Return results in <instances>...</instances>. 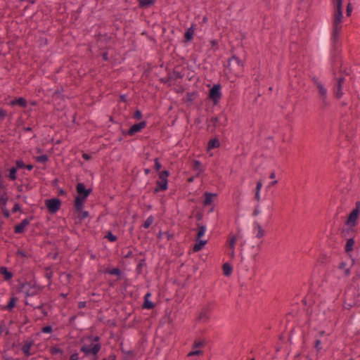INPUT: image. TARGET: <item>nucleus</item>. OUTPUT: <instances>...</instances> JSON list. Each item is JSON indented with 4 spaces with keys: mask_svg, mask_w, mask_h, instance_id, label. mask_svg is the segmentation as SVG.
I'll list each match as a JSON object with an SVG mask.
<instances>
[{
    "mask_svg": "<svg viewBox=\"0 0 360 360\" xmlns=\"http://www.w3.org/2000/svg\"><path fill=\"white\" fill-rule=\"evenodd\" d=\"M335 13L333 20V31L331 39L336 42L338 39L339 33L342 29L341 23L343 19L342 0L334 1Z\"/></svg>",
    "mask_w": 360,
    "mask_h": 360,
    "instance_id": "nucleus-1",
    "label": "nucleus"
},
{
    "mask_svg": "<svg viewBox=\"0 0 360 360\" xmlns=\"http://www.w3.org/2000/svg\"><path fill=\"white\" fill-rule=\"evenodd\" d=\"M264 236V230L262 229V226L257 222L253 223L251 229V237L249 238V244H250L252 251L255 253L254 257H255L260 250Z\"/></svg>",
    "mask_w": 360,
    "mask_h": 360,
    "instance_id": "nucleus-2",
    "label": "nucleus"
},
{
    "mask_svg": "<svg viewBox=\"0 0 360 360\" xmlns=\"http://www.w3.org/2000/svg\"><path fill=\"white\" fill-rule=\"evenodd\" d=\"M311 80L315 85L319 98L321 101V108L326 109L330 106V102L328 100V90L321 80L316 77H313Z\"/></svg>",
    "mask_w": 360,
    "mask_h": 360,
    "instance_id": "nucleus-3",
    "label": "nucleus"
},
{
    "mask_svg": "<svg viewBox=\"0 0 360 360\" xmlns=\"http://www.w3.org/2000/svg\"><path fill=\"white\" fill-rule=\"evenodd\" d=\"M89 338L91 339L92 342L96 343H92L90 347L86 345H84L81 347L80 351L84 352L86 356L89 354L96 356L101 348V345L98 342L100 340V337L96 335L94 337H89Z\"/></svg>",
    "mask_w": 360,
    "mask_h": 360,
    "instance_id": "nucleus-4",
    "label": "nucleus"
},
{
    "mask_svg": "<svg viewBox=\"0 0 360 360\" xmlns=\"http://www.w3.org/2000/svg\"><path fill=\"white\" fill-rule=\"evenodd\" d=\"M243 65L241 60L235 55H233L229 58L227 64L224 65V68L229 70L231 73H236V71L240 70Z\"/></svg>",
    "mask_w": 360,
    "mask_h": 360,
    "instance_id": "nucleus-5",
    "label": "nucleus"
},
{
    "mask_svg": "<svg viewBox=\"0 0 360 360\" xmlns=\"http://www.w3.org/2000/svg\"><path fill=\"white\" fill-rule=\"evenodd\" d=\"M222 96L221 86L220 84H214L209 91L208 98L214 105H217Z\"/></svg>",
    "mask_w": 360,
    "mask_h": 360,
    "instance_id": "nucleus-6",
    "label": "nucleus"
},
{
    "mask_svg": "<svg viewBox=\"0 0 360 360\" xmlns=\"http://www.w3.org/2000/svg\"><path fill=\"white\" fill-rule=\"evenodd\" d=\"M45 205L48 212L53 214L56 213L60 209L61 200L58 198L46 199L45 200Z\"/></svg>",
    "mask_w": 360,
    "mask_h": 360,
    "instance_id": "nucleus-7",
    "label": "nucleus"
},
{
    "mask_svg": "<svg viewBox=\"0 0 360 360\" xmlns=\"http://www.w3.org/2000/svg\"><path fill=\"white\" fill-rule=\"evenodd\" d=\"M77 195L75 198L86 200L89 195L92 193V188H86L84 183H77L75 187Z\"/></svg>",
    "mask_w": 360,
    "mask_h": 360,
    "instance_id": "nucleus-8",
    "label": "nucleus"
},
{
    "mask_svg": "<svg viewBox=\"0 0 360 360\" xmlns=\"http://www.w3.org/2000/svg\"><path fill=\"white\" fill-rule=\"evenodd\" d=\"M34 219V215H31L21 221L18 224H16L13 227V231L15 234H22L25 231V227L28 226L31 221Z\"/></svg>",
    "mask_w": 360,
    "mask_h": 360,
    "instance_id": "nucleus-9",
    "label": "nucleus"
},
{
    "mask_svg": "<svg viewBox=\"0 0 360 360\" xmlns=\"http://www.w3.org/2000/svg\"><path fill=\"white\" fill-rule=\"evenodd\" d=\"M210 304H211L209 303L202 308L201 311L200 312L198 318L199 321L202 323H207L210 320V313L212 310Z\"/></svg>",
    "mask_w": 360,
    "mask_h": 360,
    "instance_id": "nucleus-10",
    "label": "nucleus"
},
{
    "mask_svg": "<svg viewBox=\"0 0 360 360\" xmlns=\"http://www.w3.org/2000/svg\"><path fill=\"white\" fill-rule=\"evenodd\" d=\"M146 121L142 120L139 123H136L130 127L126 133L128 134V136H132L144 129L146 127Z\"/></svg>",
    "mask_w": 360,
    "mask_h": 360,
    "instance_id": "nucleus-11",
    "label": "nucleus"
},
{
    "mask_svg": "<svg viewBox=\"0 0 360 360\" xmlns=\"http://www.w3.org/2000/svg\"><path fill=\"white\" fill-rule=\"evenodd\" d=\"M197 25L194 22L191 23V27L188 28L184 34V42L190 43L193 41L195 30H196Z\"/></svg>",
    "mask_w": 360,
    "mask_h": 360,
    "instance_id": "nucleus-12",
    "label": "nucleus"
},
{
    "mask_svg": "<svg viewBox=\"0 0 360 360\" xmlns=\"http://www.w3.org/2000/svg\"><path fill=\"white\" fill-rule=\"evenodd\" d=\"M344 81H345V77H343L338 78L337 79V84L333 89V94H334L335 97L338 99H340L343 95L342 88V84H343Z\"/></svg>",
    "mask_w": 360,
    "mask_h": 360,
    "instance_id": "nucleus-13",
    "label": "nucleus"
},
{
    "mask_svg": "<svg viewBox=\"0 0 360 360\" xmlns=\"http://www.w3.org/2000/svg\"><path fill=\"white\" fill-rule=\"evenodd\" d=\"M359 214V211L358 208L354 209L349 215L348 216V218L346 221V224L348 225L350 227H353L356 224V220L358 219Z\"/></svg>",
    "mask_w": 360,
    "mask_h": 360,
    "instance_id": "nucleus-14",
    "label": "nucleus"
},
{
    "mask_svg": "<svg viewBox=\"0 0 360 360\" xmlns=\"http://www.w3.org/2000/svg\"><path fill=\"white\" fill-rule=\"evenodd\" d=\"M217 196V193L205 191L203 193V197H204V200L202 202L203 206L207 207V206L212 205V202H214V198H216Z\"/></svg>",
    "mask_w": 360,
    "mask_h": 360,
    "instance_id": "nucleus-15",
    "label": "nucleus"
},
{
    "mask_svg": "<svg viewBox=\"0 0 360 360\" xmlns=\"http://www.w3.org/2000/svg\"><path fill=\"white\" fill-rule=\"evenodd\" d=\"M152 296L150 292H148L146 293L143 297V303L142 304V308L144 309H153L155 308V304L151 302L149 299Z\"/></svg>",
    "mask_w": 360,
    "mask_h": 360,
    "instance_id": "nucleus-16",
    "label": "nucleus"
},
{
    "mask_svg": "<svg viewBox=\"0 0 360 360\" xmlns=\"http://www.w3.org/2000/svg\"><path fill=\"white\" fill-rule=\"evenodd\" d=\"M103 274L115 276H117V280H121L123 276V273L119 267L112 269L105 268L103 270Z\"/></svg>",
    "mask_w": 360,
    "mask_h": 360,
    "instance_id": "nucleus-17",
    "label": "nucleus"
},
{
    "mask_svg": "<svg viewBox=\"0 0 360 360\" xmlns=\"http://www.w3.org/2000/svg\"><path fill=\"white\" fill-rule=\"evenodd\" d=\"M156 187L154 188L153 193H158L160 191H165L168 188V180L160 179L156 181Z\"/></svg>",
    "mask_w": 360,
    "mask_h": 360,
    "instance_id": "nucleus-18",
    "label": "nucleus"
},
{
    "mask_svg": "<svg viewBox=\"0 0 360 360\" xmlns=\"http://www.w3.org/2000/svg\"><path fill=\"white\" fill-rule=\"evenodd\" d=\"M170 74V77L172 80H176L177 79H182L184 77V72L181 70L180 65H176Z\"/></svg>",
    "mask_w": 360,
    "mask_h": 360,
    "instance_id": "nucleus-19",
    "label": "nucleus"
},
{
    "mask_svg": "<svg viewBox=\"0 0 360 360\" xmlns=\"http://www.w3.org/2000/svg\"><path fill=\"white\" fill-rule=\"evenodd\" d=\"M8 105L11 106L18 105L21 108H26L27 105V100L23 97H19L11 101Z\"/></svg>",
    "mask_w": 360,
    "mask_h": 360,
    "instance_id": "nucleus-20",
    "label": "nucleus"
},
{
    "mask_svg": "<svg viewBox=\"0 0 360 360\" xmlns=\"http://www.w3.org/2000/svg\"><path fill=\"white\" fill-rule=\"evenodd\" d=\"M34 345V340H26L24 342L22 347V351L26 356H30L32 354L30 352V349Z\"/></svg>",
    "mask_w": 360,
    "mask_h": 360,
    "instance_id": "nucleus-21",
    "label": "nucleus"
},
{
    "mask_svg": "<svg viewBox=\"0 0 360 360\" xmlns=\"http://www.w3.org/2000/svg\"><path fill=\"white\" fill-rule=\"evenodd\" d=\"M18 300V299L17 297L12 296L11 297H10L8 304L6 305L3 306L1 309L4 310L11 311L15 307Z\"/></svg>",
    "mask_w": 360,
    "mask_h": 360,
    "instance_id": "nucleus-22",
    "label": "nucleus"
},
{
    "mask_svg": "<svg viewBox=\"0 0 360 360\" xmlns=\"http://www.w3.org/2000/svg\"><path fill=\"white\" fill-rule=\"evenodd\" d=\"M85 201H86V200L75 197V200H74L75 211L77 212H82V210H83V208L84 207Z\"/></svg>",
    "mask_w": 360,
    "mask_h": 360,
    "instance_id": "nucleus-23",
    "label": "nucleus"
},
{
    "mask_svg": "<svg viewBox=\"0 0 360 360\" xmlns=\"http://www.w3.org/2000/svg\"><path fill=\"white\" fill-rule=\"evenodd\" d=\"M0 274L3 275L4 279L6 281H10L13 276V274L11 271H8L6 266L0 267Z\"/></svg>",
    "mask_w": 360,
    "mask_h": 360,
    "instance_id": "nucleus-24",
    "label": "nucleus"
},
{
    "mask_svg": "<svg viewBox=\"0 0 360 360\" xmlns=\"http://www.w3.org/2000/svg\"><path fill=\"white\" fill-rule=\"evenodd\" d=\"M206 243H207L206 240H201V239L196 238L195 243L193 247V251L194 252H199L204 248V246L206 245Z\"/></svg>",
    "mask_w": 360,
    "mask_h": 360,
    "instance_id": "nucleus-25",
    "label": "nucleus"
},
{
    "mask_svg": "<svg viewBox=\"0 0 360 360\" xmlns=\"http://www.w3.org/2000/svg\"><path fill=\"white\" fill-rule=\"evenodd\" d=\"M137 1L139 7L144 9L153 6L155 4L156 0H137Z\"/></svg>",
    "mask_w": 360,
    "mask_h": 360,
    "instance_id": "nucleus-26",
    "label": "nucleus"
},
{
    "mask_svg": "<svg viewBox=\"0 0 360 360\" xmlns=\"http://www.w3.org/2000/svg\"><path fill=\"white\" fill-rule=\"evenodd\" d=\"M192 168L195 171H197L198 173L196 174L195 176L198 177L200 174L203 172L204 169L202 167V163L200 160H193V165Z\"/></svg>",
    "mask_w": 360,
    "mask_h": 360,
    "instance_id": "nucleus-27",
    "label": "nucleus"
},
{
    "mask_svg": "<svg viewBox=\"0 0 360 360\" xmlns=\"http://www.w3.org/2000/svg\"><path fill=\"white\" fill-rule=\"evenodd\" d=\"M220 146V141L218 138L215 137L214 139H210L207 143V150H212L214 148H217Z\"/></svg>",
    "mask_w": 360,
    "mask_h": 360,
    "instance_id": "nucleus-28",
    "label": "nucleus"
},
{
    "mask_svg": "<svg viewBox=\"0 0 360 360\" xmlns=\"http://www.w3.org/2000/svg\"><path fill=\"white\" fill-rule=\"evenodd\" d=\"M222 269L223 274L226 277L230 276L233 272V266L228 262H226L222 265Z\"/></svg>",
    "mask_w": 360,
    "mask_h": 360,
    "instance_id": "nucleus-29",
    "label": "nucleus"
},
{
    "mask_svg": "<svg viewBox=\"0 0 360 360\" xmlns=\"http://www.w3.org/2000/svg\"><path fill=\"white\" fill-rule=\"evenodd\" d=\"M196 226H198V232L196 234L197 239H200L204 235L206 231V226L201 224L200 223H197Z\"/></svg>",
    "mask_w": 360,
    "mask_h": 360,
    "instance_id": "nucleus-30",
    "label": "nucleus"
},
{
    "mask_svg": "<svg viewBox=\"0 0 360 360\" xmlns=\"http://www.w3.org/2000/svg\"><path fill=\"white\" fill-rule=\"evenodd\" d=\"M262 186V181H259L257 184V186L255 191V199L257 200V202H260L261 198H260V190Z\"/></svg>",
    "mask_w": 360,
    "mask_h": 360,
    "instance_id": "nucleus-31",
    "label": "nucleus"
},
{
    "mask_svg": "<svg viewBox=\"0 0 360 360\" xmlns=\"http://www.w3.org/2000/svg\"><path fill=\"white\" fill-rule=\"evenodd\" d=\"M17 170H18L17 168H15V167H12L9 169V173L7 175V177L11 181H15L17 179Z\"/></svg>",
    "mask_w": 360,
    "mask_h": 360,
    "instance_id": "nucleus-32",
    "label": "nucleus"
},
{
    "mask_svg": "<svg viewBox=\"0 0 360 360\" xmlns=\"http://www.w3.org/2000/svg\"><path fill=\"white\" fill-rule=\"evenodd\" d=\"M219 121V117H212L210 120V124H207V129L209 131L211 127H212V130H214L217 126V124Z\"/></svg>",
    "mask_w": 360,
    "mask_h": 360,
    "instance_id": "nucleus-33",
    "label": "nucleus"
},
{
    "mask_svg": "<svg viewBox=\"0 0 360 360\" xmlns=\"http://www.w3.org/2000/svg\"><path fill=\"white\" fill-rule=\"evenodd\" d=\"M354 245V240L353 238H349L347 240L345 245V252H349L353 250V246Z\"/></svg>",
    "mask_w": 360,
    "mask_h": 360,
    "instance_id": "nucleus-34",
    "label": "nucleus"
},
{
    "mask_svg": "<svg viewBox=\"0 0 360 360\" xmlns=\"http://www.w3.org/2000/svg\"><path fill=\"white\" fill-rule=\"evenodd\" d=\"M210 44L211 45L210 49H212L214 52L219 49V40L212 39L210 41Z\"/></svg>",
    "mask_w": 360,
    "mask_h": 360,
    "instance_id": "nucleus-35",
    "label": "nucleus"
},
{
    "mask_svg": "<svg viewBox=\"0 0 360 360\" xmlns=\"http://www.w3.org/2000/svg\"><path fill=\"white\" fill-rule=\"evenodd\" d=\"M154 221V217L153 215H150L143 224L144 229H148Z\"/></svg>",
    "mask_w": 360,
    "mask_h": 360,
    "instance_id": "nucleus-36",
    "label": "nucleus"
},
{
    "mask_svg": "<svg viewBox=\"0 0 360 360\" xmlns=\"http://www.w3.org/2000/svg\"><path fill=\"white\" fill-rule=\"evenodd\" d=\"M63 91V87L60 86V88H57L53 92V96L64 100V96L62 94Z\"/></svg>",
    "mask_w": 360,
    "mask_h": 360,
    "instance_id": "nucleus-37",
    "label": "nucleus"
},
{
    "mask_svg": "<svg viewBox=\"0 0 360 360\" xmlns=\"http://www.w3.org/2000/svg\"><path fill=\"white\" fill-rule=\"evenodd\" d=\"M123 343H121L120 344V346H121V352L122 353L124 354L126 356H130L131 358H133L135 355H136V353L134 350H125L124 348L122 347Z\"/></svg>",
    "mask_w": 360,
    "mask_h": 360,
    "instance_id": "nucleus-38",
    "label": "nucleus"
},
{
    "mask_svg": "<svg viewBox=\"0 0 360 360\" xmlns=\"http://www.w3.org/2000/svg\"><path fill=\"white\" fill-rule=\"evenodd\" d=\"M50 352L52 355H55V354H61L62 355L63 354V349L57 346L52 347L50 349Z\"/></svg>",
    "mask_w": 360,
    "mask_h": 360,
    "instance_id": "nucleus-39",
    "label": "nucleus"
},
{
    "mask_svg": "<svg viewBox=\"0 0 360 360\" xmlns=\"http://www.w3.org/2000/svg\"><path fill=\"white\" fill-rule=\"evenodd\" d=\"M146 259H141L139 260L137 266H136V271L138 274H141V269H142V267L143 266H146Z\"/></svg>",
    "mask_w": 360,
    "mask_h": 360,
    "instance_id": "nucleus-40",
    "label": "nucleus"
},
{
    "mask_svg": "<svg viewBox=\"0 0 360 360\" xmlns=\"http://www.w3.org/2000/svg\"><path fill=\"white\" fill-rule=\"evenodd\" d=\"M36 161L41 163H46L49 161V156L46 154L37 156Z\"/></svg>",
    "mask_w": 360,
    "mask_h": 360,
    "instance_id": "nucleus-41",
    "label": "nucleus"
},
{
    "mask_svg": "<svg viewBox=\"0 0 360 360\" xmlns=\"http://www.w3.org/2000/svg\"><path fill=\"white\" fill-rule=\"evenodd\" d=\"M105 238H107L110 242H115L117 240V237L111 231H108L105 236Z\"/></svg>",
    "mask_w": 360,
    "mask_h": 360,
    "instance_id": "nucleus-42",
    "label": "nucleus"
},
{
    "mask_svg": "<svg viewBox=\"0 0 360 360\" xmlns=\"http://www.w3.org/2000/svg\"><path fill=\"white\" fill-rule=\"evenodd\" d=\"M170 172L168 170H163L159 173V179L167 180V177L169 176Z\"/></svg>",
    "mask_w": 360,
    "mask_h": 360,
    "instance_id": "nucleus-43",
    "label": "nucleus"
},
{
    "mask_svg": "<svg viewBox=\"0 0 360 360\" xmlns=\"http://www.w3.org/2000/svg\"><path fill=\"white\" fill-rule=\"evenodd\" d=\"M80 214L78 215L77 218L80 221H83L84 219L89 217V214L88 211H84L83 210L82 212H79Z\"/></svg>",
    "mask_w": 360,
    "mask_h": 360,
    "instance_id": "nucleus-44",
    "label": "nucleus"
},
{
    "mask_svg": "<svg viewBox=\"0 0 360 360\" xmlns=\"http://www.w3.org/2000/svg\"><path fill=\"white\" fill-rule=\"evenodd\" d=\"M347 264L345 262H341L339 265V268L341 269H344L345 271V275L349 276L350 274V269L349 268H347Z\"/></svg>",
    "mask_w": 360,
    "mask_h": 360,
    "instance_id": "nucleus-45",
    "label": "nucleus"
},
{
    "mask_svg": "<svg viewBox=\"0 0 360 360\" xmlns=\"http://www.w3.org/2000/svg\"><path fill=\"white\" fill-rule=\"evenodd\" d=\"M18 282H19L18 290L20 291V292H22L24 288L27 285H29L30 287V288H32L31 287V284L29 282L25 281V282L21 283L20 280H18Z\"/></svg>",
    "mask_w": 360,
    "mask_h": 360,
    "instance_id": "nucleus-46",
    "label": "nucleus"
},
{
    "mask_svg": "<svg viewBox=\"0 0 360 360\" xmlns=\"http://www.w3.org/2000/svg\"><path fill=\"white\" fill-rule=\"evenodd\" d=\"M172 77H170V74H169L167 77H162L160 79V82L163 84H169L171 85L169 82L172 81Z\"/></svg>",
    "mask_w": 360,
    "mask_h": 360,
    "instance_id": "nucleus-47",
    "label": "nucleus"
},
{
    "mask_svg": "<svg viewBox=\"0 0 360 360\" xmlns=\"http://www.w3.org/2000/svg\"><path fill=\"white\" fill-rule=\"evenodd\" d=\"M15 165H16V167H15V168H17V169H24L25 167V162L22 160H17L15 161Z\"/></svg>",
    "mask_w": 360,
    "mask_h": 360,
    "instance_id": "nucleus-48",
    "label": "nucleus"
},
{
    "mask_svg": "<svg viewBox=\"0 0 360 360\" xmlns=\"http://www.w3.org/2000/svg\"><path fill=\"white\" fill-rule=\"evenodd\" d=\"M34 309H41V313L43 314L44 316H48V312L46 309H44V303H41V304L34 307Z\"/></svg>",
    "mask_w": 360,
    "mask_h": 360,
    "instance_id": "nucleus-49",
    "label": "nucleus"
},
{
    "mask_svg": "<svg viewBox=\"0 0 360 360\" xmlns=\"http://www.w3.org/2000/svg\"><path fill=\"white\" fill-rule=\"evenodd\" d=\"M53 331L52 326L50 325L42 327L41 332L44 333H51Z\"/></svg>",
    "mask_w": 360,
    "mask_h": 360,
    "instance_id": "nucleus-50",
    "label": "nucleus"
},
{
    "mask_svg": "<svg viewBox=\"0 0 360 360\" xmlns=\"http://www.w3.org/2000/svg\"><path fill=\"white\" fill-rule=\"evenodd\" d=\"M143 117L142 112L140 110L136 109L134 113L133 117L136 120H141Z\"/></svg>",
    "mask_w": 360,
    "mask_h": 360,
    "instance_id": "nucleus-51",
    "label": "nucleus"
},
{
    "mask_svg": "<svg viewBox=\"0 0 360 360\" xmlns=\"http://www.w3.org/2000/svg\"><path fill=\"white\" fill-rule=\"evenodd\" d=\"M12 213H15L17 212H21V206L19 203L15 202L11 210Z\"/></svg>",
    "mask_w": 360,
    "mask_h": 360,
    "instance_id": "nucleus-52",
    "label": "nucleus"
},
{
    "mask_svg": "<svg viewBox=\"0 0 360 360\" xmlns=\"http://www.w3.org/2000/svg\"><path fill=\"white\" fill-rule=\"evenodd\" d=\"M162 168V165L159 161L158 158L155 159L154 169L155 171H159Z\"/></svg>",
    "mask_w": 360,
    "mask_h": 360,
    "instance_id": "nucleus-53",
    "label": "nucleus"
},
{
    "mask_svg": "<svg viewBox=\"0 0 360 360\" xmlns=\"http://www.w3.org/2000/svg\"><path fill=\"white\" fill-rule=\"evenodd\" d=\"M16 255L17 256H20L21 257H28L27 253L25 251H24V250H21V249H18L17 250Z\"/></svg>",
    "mask_w": 360,
    "mask_h": 360,
    "instance_id": "nucleus-54",
    "label": "nucleus"
},
{
    "mask_svg": "<svg viewBox=\"0 0 360 360\" xmlns=\"http://www.w3.org/2000/svg\"><path fill=\"white\" fill-rule=\"evenodd\" d=\"M193 96H194V93L188 92L186 94V98H185L186 102L191 103L193 101Z\"/></svg>",
    "mask_w": 360,
    "mask_h": 360,
    "instance_id": "nucleus-55",
    "label": "nucleus"
},
{
    "mask_svg": "<svg viewBox=\"0 0 360 360\" xmlns=\"http://www.w3.org/2000/svg\"><path fill=\"white\" fill-rule=\"evenodd\" d=\"M195 217L197 221H200L203 218L202 211H200V210L198 211L195 214Z\"/></svg>",
    "mask_w": 360,
    "mask_h": 360,
    "instance_id": "nucleus-56",
    "label": "nucleus"
},
{
    "mask_svg": "<svg viewBox=\"0 0 360 360\" xmlns=\"http://www.w3.org/2000/svg\"><path fill=\"white\" fill-rule=\"evenodd\" d=\"M1 212H2V214L4 215V217L6 218V219H8L11 216L10 214V212L9 211L6 209V207H1Z\"/></svg>",
    "mask_w": 360,
    "mask_h": 360,
    "instance_id": "nucleus-57",
    "label": "nucleus"
},
{
    "mask_svg": "<svg viewBox=\"0 0 360 360\" xmlns=\"http://www.w3.org/2000/svg\"><path fill=\"white\" fill-rule=\"evenodd\" d=\"M7 116V112L3 108H0V120L3 121Z\"/></svg>",
    "mask_w": 360,
    "mask_h": 360,
    "instance_id": "nucleus-58",
    "label": "nucleus"
},
{
    "mask_svg": "<svg viewBox=\"0 0 360 360\" xmlns=\"http://www.w3.org/2000/svg\"><path fill=\"white\" fill-rule=\"evenodd\" d=\"M202 354V351L200 350V349H198V350H194V351H191L188 354V356H198L200 354Z\"/></svg>",
    "mask_w": 360,
    "mask_h": 360,
    "instance_id": "nucleus-59",
    "label": "nucleus"
},
{
    "mask_svg": "<svg viewBox=\"0 0 360 360\" xmlns=\"http://www.w3.org/2000/svg\"><path fill=\"white\" fill-rule=\"evenodd\" d=\"M205 342L204 341H195L193 343V347H201L205 345Z\"/></svg>",
    "mask_w": 360,
    "mask_h": 360,
    "instance_id": "nucleus-60",
    "label": "nucleus"
},
{
    "mask_svg": "<svg viewBox=\"0 0 360 360\" xmlns=\"http://www.w3.org/2000/svg\"><path fill=\"white\" fill-rule=\"evenodd\" d=\"M236 237L233 236L231 238V240H230V241H229V246H230V248H231V249H233L234 245H235V244H236Z\"/></svg>",
    "mask_w": 360,
    "mask_h": 360,
    "instance_id": "nucleus-61",
    "label": "nucleus"
},
{
    "mask_svg": "<svg viewBox=\"0 0 360 360\" xmlns=\"http://www.w3.org/2000/svg\"><path fill=\"white\" fill-rule=\"evenodd\" d=\"M261 213V209L259 205L256 206L253 210V216H257Z\"/></svg>",
    "mask_w": 360,
    "mask_h": 360,
    "instance_id": "nucleus-62",
    "label": "nucleus"
},
{
    "mask_svg": "<svg viewBox=\"0 0 360 360\" xmlns=\"http://www.w3.org/2000/svg\"><path fill=\"white\" fill-rule=\"evenodd\" d=\"M352 11V4L350 3H349L347 6V10H346L347 15L350 16Z\"/></svg>",
    "mask_w": 360,
    "mask_h": 360,
    "instance_id": "nucleus-63",
    "label": "nucleus"
},
{
    "mask_svg": "<svg viewBox=\"0 0 360 360\" xmlns=\"http://www.w3.org/2000/svg\"><path fill=\"white\" fill-rule=\"evenodd\" d=\"M78 353L75 351L73 354H72L70 356V360H79Z\"/></svg>",
    "mask_w": 360,
    "mask_h": 360,
    "instance_id": "nucleus-64",
    "label": "nucleus"
}]
</instances>
